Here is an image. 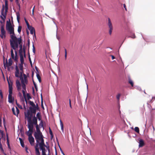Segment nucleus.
Here are the masks:
<instances>
[{
    "instance_id": "obj_1",
    "label": "nucleus",
    "mask_w": 155,
    "mask_h": 155,
    "mask_svg": "<svg viewBox=\"0 0 155 155\" xmlns=\"http://www.w3.org/2000/svg\"><path fill=\"white\" fill-rule=\"evenodd\" d=\"M6 29L9 32L11 35V39L10 40L11 47L15 50L18 47V44L22 43L21 37L17 38L16 36L14 31V28L12 26L10 22L8 23L6 25Z\"/></svg>"
},
{
    "instance_id": "obj_2",
    "label": "nucleus",
    "mask_w": 155,
    "mask_h": 155,
    "mask_svg": "<svg viewBox=\"0 0 155 155\" xmlns=\"http://www.w3.org/2000/svg\"><path fill=\"white\" fill-rule=\"evenodd\" d=\"M28 102L30 104L32 107H29V110H28L26 112H25V118H27V119H28V117H30L31 118H32L33 114H34V116H35V114L36 113V110L39 109V107L38 104H37L36 106L33 101H29Z\"/></svg>"
},
{
    "instance_id": "obj_3",
    "label": "nucleus",
    "mask_w": 155,
    "mask_h": 155,
    "mask_svg": "<svg viewBox=\"0 0 155 155\" xmlns=\"http://www.w3.org/2000/svg\"><path fill=\"white\" fill-rule=\"evenodd\" d=\"M28 119H27L28 120V122L29 123L30 122L33 126V125H35L36 131L34 133H41L40 129V127L38 124V120L36 117L34 115L33 117L32 120H31L32 118H31L30 117H28Z\"/></svg>"
},
{
    "instance_id": "obj_4",
    "label": "nucleus",
    "mask_w": 155,
    "mask_h": 155,
    "mask_svg": "<svg viewBox=\"0 0 155 155\" xmlns=\"http://www.w3.org/2000/svg\"><path fill=\"white\" fill-rule=\"evenodd\" d=\"M9 87V94L8 95V101L9 103H12L14 101V98L12 97V85L13 82L10 80L7 79Z\"/></svg>"
},
{
    "instance_id": "obj_5",
    "label": "nucleus",
    "mask_w": 155,
    "mask_h": 155,
    "mask_svg": "<svg viewBox=\"0 0 155 155\" xmlns=\"http://www.w3.org/2000/svg\"><path fill=\"white\" fill-rule=\"evenodd\" d=\"M8 10V1L7 0H5V6L4 5H2L1 11V15H2L0 16L1 18L3 20V22H5L6 18V15L7 12Z\"/></svg>"
},
{
    "instance_id": "obj_6",
    "label": "nucleus",
    "mask_w": 155,
    "mask_h": 155,
    "mask_svg": "<svg viewBox=\"0 0 155 155\" xmlns=\"http://www.w3.org/2000/svg\"><path fill=\"white\" fill-rule=\"evenodd\" d=\"M23 77H20V79L21 80V86L23 88L22 90H25L26 91V84H27L28 83V81L27 79V75L24 74H23Z\"/></svg>"
},
{
    "instance_id": "obj_7",
    "label": "nucleus",
    "mask_w": 155,
    "mask_h": 155,
    "mask_svg": "<svg viewBox=\"0 0 155 155\" xmlns=\"http://www.w3.org/2000/svg\"><path fill=\"white\" fill-rule=\"evenodd\" d=\"M28 127L29 130L26 132V134L28 136V137H32L34 126L30 122H28Z\"/></svg>"
},
{
    "instance_id": "obj_8",
    "label": "nucleus",
    "mask_w": 155,
    "mask_h": 155,
    "mask_svg": "<svg viewBox=\"0 0 155 155\" xmlns=\"http://www.w3.org/2000/svg\"><path fill=\"white\" fill-rule=\"evenodd\" d=\"M1 34H0V37L2 39L5 38L6 37V32L4 29V25H1Z\"/></svg>"
},
{
    "instance_id": "obj_9",
    "label": "nucleus",
    "mask_w": 155,
    "mask_h": 155,
    "mask_svg": "<svg viewBox=\"0 0 155 155\" xmlns=\"http://www.w3.org/2000/svg\"><path fill=\"white\" fill-rule=\"evenodd\" d=\"M3 59H4V66H6L8 68H9V67L11 66L12 64L13 61L11 58H10L8 59V62L7 59H6V62L5 63L4 60H5V57L3 56Z\"/></svg>"
},
{
    "instance_id": "obj_10",
    "label": "nucleus",
    "mask_w": 155,
    "mask_h": 155,
    "mask_svg": "<svg viewBox=\"0 0 155 155\" xmlns=\"http://www.w3.org/2000/svg\"><path fill=\"white\" fill-rule=\"evenodd\" d=\"M34 136L36 140L37 143H39L40 139L43 137L42 133H34Z\"/></svg>"
},
{
    "instance_id": "obj_11",
    "label": "nucleus",
    "mask_w": 155,
    "mask_h": 155,
    "mask_svg": "<svg viewBox=\"0 0 155 155\" xmlns=\"http://www.w3.org/2000/svg\"><path fill=\"white\" fill-rule=\"evenodd\" d=\"M41 141V142L39 143V145L40 146V148H44L45 147H46L47 148H48V150H49V147H48L46 146V145L45 144L44 142V140L43 139V137H42L41 139H40V140Z\"/></svg>"
},
{
    "instance_id": "obj_12",
    "label": "nucleus",
    "mask_w": 155,
    "mask_h": 155,
    "mask_svg": "<svg viewBox=\"0 0 155 155\" xmlns=\"http://www.w3.org/2000/svg\"><path fill=\"white\" fill-rule=\"evenodd\" d=\"M108 26L109 29V33L110 35L112 34V31L113 30V28L112 23L111 22L109 18H108Z\"/></svg>"
},
{
    "instance_id": "obj_13",
    "label": "nucleus",
    "mask_w": 155,
    "mask_h": 155,
    "mask_svg": "<svg viewBox=\"0 0 155 155\" xmlns=\"http://www.w3.org/2000/svg\"><path fill=\"white\" fill-rule=\"evenodd\" d=\"M19 55H24V56L25 58L26 57V54H25V45H24L23 49H19Z\"/></svg>"
},
{
    "instance_id": "obj_14",
    "label": "nucleus",
    "mask_w": 155,
    "mask_h": 155,
    "mask_svg": "<svg viewBox=\"0 0 155 155\" xmlns=\"http://www.w3.org/2000/svg\"><path fill=\"white\" fill-rule=\"evenodd\" d=\"M16 112L15 111V109L14 107L12 108V111L13 114L14 115H15V116H18V114L19 113V110L18 109V108L17 107H16Z\"/></svg>"
},
{
    "instance_id": "obj_15",
    "label": "nucleus",
    "mask_w": 155,
    "mask_h": 155,
    "mask_svg": "<svg viewBox=\"0 0 155 155\" xmlns=\"http://www.w3.org/2000/svg\"><path fill=\"white\" fill-rule=\"evenodd\" d=\"M29 141L31 146L34 145L35 140L34 137L32 136L28 137V138Z\"/></svg>"
},
{
    "instance_id": "obj_16",
    "label": "nucleus",
    "mask_w": 155,
    "mask_h": 155,
    "mask_svg": "<svg viewBox=\"0 0 155 155\" xmlns=\"http://www.w3.org/2000/svg\"><path fill=\"white\" fill-rule=\"evenodd\" d=\"M16 87L18 91H20L21 89V84L19 81L17 80L16 81Z\"/></svg>"
},
{
    "instance_id": "obj_17",
    "label": "nucleus",
    "mask_w": 155,
    "mask_h": 155,
    "mask_svg": "<svg viewBox=\"0 0 155 155\" xmlns=\"http://www.w3.org/2000/svg\"><path fill=\"white\" fill-rule=\"evenodd\" d=\"M23 64H21V63H20L19 64V67L20 69V70L21 71L20 72V77H23L22 76V73H23Z\"/></svg>"
},
{
    "instance_id": "obj_18",
    "label": "nucleus",
    "mask_w": 155,
    "mask_h": 155,
    "mask_svg": "<svg viewBox=\"0 0 155 155\" xmlns=\"http://www.w3.org/2000/svg\"><path fill=\"white\" fill-rule=\"evenodd\" d=\"M139 143V147H142L145 145V143L144 141L141 139H140Z\"/></svg>"
},
{
    "instance_id": "obj_19",
    "label": "nucleus",
    "mask_w": 155,
    "mask_h": 155,
    "mask_svg": "<svg viewBox=\"0 0 155 155\" xmlns=\"http://www.w3.org/2000/svg\"><path fill=\"white\" fill-rule=\"evenodd\" d=\"M29 30H30V33L32 35L34 33V35H35V30L34 28L31 27L29 29Z\"/></svg>"
},
{
    "instance_id": "obj_20",
    "label": "nucleus",
    "mask_w": 155,
    "mask_h": 155,
    "mask_svg": "<svg viewBox=\"0 0 155 155\" xmlns=\"http://www.w3.org/2000/svg\"><path fill=\"white\" fill-rule=\"evenodd\" d=\"M22 92L23 93V96L25 99V102L26 103H27V100L26 96L25 94V92H26V91H25V90H22Z\"/></svg>"
},
{
    "instance_id": "obj_21",
    "label": "nucleus",
    "mask_w": 155,
    "mask_h": 155,
    "mask_svg": "<svg viewBox=\"0 0 155 155\" xmlns=\"http://www.w3.org/2000/svg\"><path fill=\"white\" fill-rule=\"evenodd\" d=\"M15 61L16 62H17L18 61V57L17 56V53L16 51H15Z\"/></svg>"
},
{
    "instance_id": "obj_22",
    "label": "nucleus",
    "mask_w": 155,
    "mask_h": 155,
    "mask_svg": "<svg viewBox=\"0 0 155 155\" xmlns=\"http://www.w3.org/2000/svg\"><path fill=\"white\" fill-rule=\"evenodd\" d=\"M23 55H19L20 57V62L21 63V64H24V58H23Z\"/></svg>"
},
{
    "instance_id": "obj_23",
    "label": "nucleus",
    "mask_w": 155,
    "mask_h": 155,
    "mask_svg": "<svg viewBox=\"0 0 155 155\" xmlns=\"http://www.w3.org/2000/svg\"><path fill=\"white\" fill-rule=\"evenodd\" d=\"M60 124L61 127V129L63 132H64V127L63 123L61 120H60Z\"/></svg>"
},
{
    "instance_id": "obj_24",
    "label": "nucleus",
    "mask_w": 155,
    "mask_h": 155,
    "mask_svg": "<svg viewBox=\"0 0 155 155\" xmlns=\"http://www.w3.org/2000/svg\"><path fill=\"white\" fill-rule=\"evenodd\" d=\"M40 149L42 150V154L41 155H46V150H45V148H40Z\"/></svg>"
},
{
    "instance_id": "obj_25",
    "label": "nucleus",
    "mask_w": 155,
    "mask_h": 155,
    "mask_svg": "<svg viewBox=\"0 0 155 155\" xmlns=\"http://www.w3.org/2000/svg\"><path fill=\"white\" fill-rule=\"evenodd\" d=\"M11 56L12 58L15 60V56L14 54L13 51L12 49L11 50Z\"/></svg>"
},
{
    "instance_id": "obj_26",
    "label": "nucleus",
    "mask_w": 155,
    "mask_h": 155,
    "mask_svg": "<svg viewBox=\"0 0 155 155\" xmlns=\"http://www.w3.org/2000/svg\"><path fill=\"white\" fill-rule=\"evenodd\" d=\"M36 76H37V78L38 79L39 82H41V77H40V76L39 75L38 72L36 73Z\"/></svg>"
},
{
    "instance_id": "obj_27",
    "label": "nucleus",
    "mask_w": 155,
    "mask_h": 155,
    "mask_svg": "<svg viewBox=\"0 0 155 155\" xmlns=\"http://www.w3.org/2000/svg\"><path fill=\"white\" fill-rule=\"evenodd\" d=\"M128 82L132 87L133 86L134 83L132 80L130 78H129Z\"/></svg>"
},
{
    "instance_id": "obj_28",
    "label": "nucleus",
    "mask_w": 155,
    "mask_h": 155,
    "mask_svg": "<svg viewBox=\"0 0 155 155\" xmlns=\"http://www.w3.org/2000/svg\"><path fill=\"white\" fill-rule=\"evenodd\" d=\"M17 19V21L18 23L19 22V19H20V15L19 13H16Z\"/></svg>"
},
{
    "instance_id": "obj_29",
    "label": "nucleus",
    "mask_w": 155,
    "mask_h": 155,
    "mask_svg": "<svg viewBox=\"0 0 155 155\" xmlns=\"http://www.w3.org/2000/svg\"><path fill=\"white\" fill-rule=\"evenodd\" d=\"M19 139L20 140V143L21 144V146L24 147H25V144L23 141H22V139L21 138H19Z\"/></svg>"
},
{
    "instance_id": "obj_30",
    "label": "nucleus",
    "mask_w": 155,
    "mask_h": 155,
    "mask_svg": "<svg viewBox=\"0 0 155 155\" xmlns=\"http://www.w3.org/2000/svg\"><path fill=\"white\" fill-rule=\"evenodd\" d=\"M35 153L36 155H40V153L39 151V149H35Z\"/></svg>"
},
{
    "instance_id": "obj_31",
    "label": "nucleus",
    "mask_w": 155,
    "mask_h": 155,
    "mask_svg": "<svg viewBox=\"0 0 155 155\" xmlns=\"http://www.w3.org/2000/svg\"><path fill=\"white\" fill-rule=\"evenodd\" d=\"M44 125V123L43 120H41L39 124V126L40 127H43Z\"/></svg>"
},
{
    "instance_id": "obj_32",
    "label": "nucleus",
    "mask_w": 155,
    "mask_h": 155,
    "mask_svg": "<svg viewBox=\"0 0 155 155\" xmlns=\"http://www.w3.org/2000/svg\"><path fill=\"white\" fill-rule=\"evenodd\" d=\"M19 71H16L15 72V76L16 77L20 78V76H19Z\"/></svg>"
},
{
    "instance_id": "obj_33",
    "label": "nucleus",
    "mask_w": 155,
    "mask_h": 155,
    "mask_svg": "<svg viewBox=\"0 0 155 155\" xmlns=\"http://www.w3.org/2000/svg\"><path fill=\"white\" fill-rule=\"evenodd\" d=\"M128 37H131L133 38H136V37L134 33H133L130 36H128Z\"/></svg>"
},
{
    "instance_id": "obj_34",
    "label": "nucleus",
    "mask_w": 155,
    "mask_h": 155,
    "mask_svg": "<svg viewBox=\"0 0 155 155\" xmlns=\"http://www.w3.org/2000/svg\"><path fill=\"white\" fill-rule=\"evenodd\" d=\"M134 130L135 132L137 133H139V128L137 127H135Z\"/></svg>"
},
{
    "instance_id": "obj_35",
    "label": "nucleus",
    "mask_w": 155,
    "mask_h": 155,
    "mask_svg": "<svg viewBox=\"0 0 155 155\" xmlns=\"http://www.w3.org/2000/svg\"><path fill=\"white\" fill-rule=\"evenodd\" d=\"M22 27L21 26H19L18 27V32L20 34L21 31Z\"/></svg>"
},
{
    "instance_id": "obj_36",
    "label": "nucleus",
    "mask_w": 155,
    "mask_h": 155,
    "mask_svg": "<svg viewBox=\"0 0 155 155\" xmlns=\"http://www.w3.org/2000/svg\"><path fill=\"white\" fill-rule=\"evenodd\" d=\"M26 96L28 100H29L31 98V97L30 96V94L29 93H27L26 94Z\"/></svg>"
},
{
    "instance_id": "obj_37",
    "label": "nucleus",
    "mask_w": 155,
    "mask_h": 155,
    "mask_svg": "<svg viewBox=\"0 0 155 155\" xmlns=\"http://www.w3.org/2000/svg\"><path fill=\"white\" fill-rule=\"evenodd\" d=\"M64 48V51H65V55H64V57L65 59V60L67 59V50L66 49Z\"/></svg>"
},
{
    "instance_id": "obj_38",
    "label": "nucleus",
    "mask_w": 155,
    "mask_h": 155,
    "mask_svg": "<svg viewBox=\"0 0 155 155\" xmlns=\"http://www.w3.org/2000/svg\"><path fill=\"white\" fill-rule=\"evenodd\" d=\"M16 104H17V106H18V108H20L21 109H22V106L20 104H18L16 101Z\"/></svg>"
},
{
    "instance_id": "obj_39",
    "label": "nucleus",
    "mask_w": 155,
    "mask_h": 155,
    "mask_svg": "<svg viewBox=\"0 0 155 155\" xmlns=\"http://www.w3.org/2000/svg\"><path fill=\"white\" fill-rule=\"evenodd\" d=\"M41 113L40 112H38L36 114V118H38V117H41Z\"/></svg>"
},
{
    "instance_id": "obj_40",
    "label": "nucleus",
    "mask_w": 155,
    "mask_h": 155,
    "mask_svg": "<svg viewBox=\"0 0 155 155\" xmlns=\"http://www.w3.org/2000/svg\"><path fill=\"white\" fill-rule=\"evenodd\" d=\"M41 107L42 108H44V107L43 106V99H42V94H41Z\"/></svg>"
},
{
    "instance_id": "obj_41",
    "label": "nucleus",
    "mask_w": 155,
    "mask_h": 155,
    "mask_svg": "<svg viewBox=\"0 0 155 155\" xmlns=\"http://www.w3.org/2000/svg\"><path fill=\"white\" fill-rule=\"evenodd\" d=\"M0 95L2 98H3V95L2 92L1 90H0Z\"/></svg>"
},
{
    "instance_id": "obj_42",
    "label": "nucleus",
    "mask_w": 155,
    "mask_h": 155,
    "mask_svg": "<svg viewBox=\"0 0 155 155\" xmlns=\"http://www.w3.org/2000/svg\"><path fill=\"white\" fill-rule=\"evenodd\" d=\"M39 145V143H37V144H36L35 146V149H39L38 148V146Z\"/></svg>"
},
{
    "instance_id": "obj_43",
    "label": "nucleus",
    "mask_w": 155,
    "mask_h": 155,
    "mask_svg": "<svg viewBox=\"0 0 155 155\" xmlns=\"http://www.w3.org/2000/svg\"><path fill=\"white\" fill-rule=\"evenodd\" d=\"M120 94H118L117 96V98L118 100H119L120 99Z\"/></svg>"
},
{
    "instance_id": "obj_44",
    "label": "nucleus",
    "mask_w": 155,
    "mask_h": 155,
    "mask_svg": "<svg viewBox=\"0 0 155 155\" xmlns=\"http://www.w3.org/2000/svg\"><path fill=\"white\" fill-rule=\"evenodd\" d=\"M29 60L30 63L31 64V65L32 66V62H31V58H30L29 55Z\"/></svg>"
},
{
    "instance_id": "obj_45",
    "label": "nucleus",
    "mask_w": 155,
    "mask_h": 155,
    "mask_svg": "<svg viewBox=\"0 0 155 155\" xmlns=\"http://www.w3.org/2000/svg\"><path fill=\"white\" fill-rule=\"evenodd\" d=\"M22 44V43H21L20 44H19V48H20L19 49H23Z\"/></svg>"
},
{
    "instance_id": "obj_46",
    "label": "nucleus",
    "mask_w": 155,
    "mask_h": 155,
    "mask_svg": "<svg viewBox=\"0 0 155 155\" xmlns=\"http://www.w3.org/2000/svg\"><path fill=\"white\" fill-rule=\"evenodd\" d=\"M69 106L71 108H72V106L71 105V100L70 99H69Z\"/></svg>"
},
{
    "instance_id": "obj_47",
    "label": "nucleus",
    "mask_w": 155,
    "mask_h": 155,
    "mask_svg": "<svg viewBox=\"0 0 155 155\" xmlns=\"http://www.w3.org/2000/svg\"><path fill=\"white\" fill-rule=\"evenodd\" d=\"M33 51L34 53H35V47L34 45L33 44Z\"/></svg>"
},
{
    "instance_id": "obj_48",
    "label": "nucleus",
    "mask_w": 155,
    "mask_h": 155,
    "mask_svg": "<svg viewBox=\"0 0 155 155\" xmlns=\"http://www.w3.org/2000/svg\"><path fill=\"white\" fill-rule=\"evenodd\" d=\"M15 70L16 71H19V69L18 68V66L16 65L15 67Z\"/></svg>"
},
{
    "instance_id": "obj_49",
    "label": "nucleus",
    "mask_w": 155,
    "mask_h": 155,
    "mask_svg": "<svg viewBox=\"0 0 155 155\" xmlns=\"http://www.w3.org/2000/svg\"><path fill=\"white\" fill-rule=\"evenodd\" d=\"M7 145L8 146V148L10 150H11V148L9 143H8Z\"/></svg>"
},
{
    "instance_id": "obj_50",
    "label": "nucleus",
    "mask_w": 155,
    "mask_h": 155,
    "mask_svg": "<svg viewBox=\"0 0 155 155\" xmlns=\"http://www.w3.org/2000/svg\"><path fill=\"white\" fill-rule=\"evenodd\" d=\"M26 25H27L28 28V29L29 28H30L31 27H32L31 26H30L29 23H28V24H27Z\"/></svg>"
},
{
    "instance_id": "obj_51",
    "label": "nucleus",
    "mask_w": 155,
    "mask_h": 155,
    "mask_svg": "<svg viewBox=\"0 0 155 155\" xmlns=\"http://www.w3.org/2000/svg\"><path fill=\"white\" fill-rule=\"evenodd\" d=\"M49 133H50V134L51 135L52 137L53 135L52 132V131H49Z\"/></svg>"
},
{
    "instance_id": "obj_52",
    "label": "nucleus",
    "mask_w": 155,
    "mask_h": 155,
    "mask_svg": "<svg viewBox=\"0 0 155 155\" xmlns=\"http://www.w3.org/2000/svg\"><path fill=\"white\" fill-rule=\"evenodd\" d=\"M37 118V119H38L39 120H40V121L41 120H41V117H38Z\"/></svg>"
},
{
    "instance_id": "obj_53",
    "label": "nucleus",
    "mask_w": 155,
    "mask_h": 155,
    "mask_svg": "<svg viewBox=\"0 0 155 155\" xmlns=\"http://www.w3.org/2000/svg\"><path fill=\"white\" fill-rule=\"evenodd\" d=\"M37 118V119H38L39 120H40V121L41 120H41V117H38Z\"/></svg>"
},
{
    "instance_id": "obj_54",
    "label": "nucleus",
    "mask_w": 155,
    "mask_h": 155,
    "mask_svg": "<svg viewBox=\"0 0 155 155\" xmlns=\"http://www.w3.org/2000/svg\"><path fill=\"white\" fill-rule=\"evenodd\" d=\"M25 150H26V152L27 153H28V148L27 147H25Z\"/></svg>"
},
{
    "instance_id": "obj_55",
    "label": "nucleus",
    "mask_w": 155,
    "mask_h": 155,
    "mask_svg": "<svg viewBox=\"0 0 155 155\" xmlns=\"http://www.w3.org/2000/svg\"><path fill=\"white\" fill-rule=\"evenodd\" d=\"M110 56H111V57L112 58V60L114 59L115 58V57L113 55H111Z\"/></svg>"
},
{
    "instance_id": "obj_56",
    "label": "nucleus",
    "mask_w": 155,
    "mask_h": 155,
    "mask_svg": "<svg viewBox=\"0 0 155 155\" xmlns=\"http://www.w3.org/2000/svg\"><path fill=\"white\" fill-rule=\"evenodd\" d=\"M25 22L26 23V24H28V21L25 18Z\"/></svg>"
},
{
    "instance_id": "obj_57",
    "label": "nucleus",
    "mask_w": 155,
    "mask_h": 155,
    "mask_svg": "<svg viewBox=\"0 0 155 155\" xmlns=\"http://www.w3.org/2000/svg\"><path fill=\"white\" fill-rule=\"evenodd\" d=\"M34 85L36 91H37V87L36 86V84H35Z\"/></svg>"
},
{
    "instance_id": "obj_58",
    "label": "nucleus",
    "mask_w": 155,
    "mask_h": 155,
    "mask_svg": "<svg viewBox=\"0 0 155 155\" xmlns=\"http://www.w3.org/2000/svg\"><path fill=\"white\" fill-rule=\"evenodd\" d=\"M123 5H124V7L125 8V10L126 11H127V8H126V5H125V4H124Z\"/></svg>"
},
{
    "instance_id": "obj_59",
    "label": "nucleus",
    "mask_w": 155,
    "mask_h": 155,
    "mask_svg": "<svg viewBox=\"0 0 155 155\" xmlns=\"http://www.w3.org/2000/svg\"><path fill=\"white\" fill-rule=\"evenodd\" d=\"M7 143H9V140L8 139V137H7Z\"/></svg>"
},
{
    "instance_id": "obj_60",
    "label": "nucleus",
    "mask_w": 155,
    "mask_h": 155,
    "mask_svg": "<svg viewBox=\"0 0 155 155\" xmlns=\"http://www.w3.org/2000/svg\"><path fill=\"white\" fill-rule=\"evenodd\" d=\"M35 6H34V7H33V9L32 10V12H34V10H35Z\"/></svg>"
},
{
    "instance_id": "obj_61",
    "label": "nucleus",
    "mask_w": 155,
    "mask_h": 155,
    "mask_svg": "<svg viewBox=\"0 0 155 155\" xmlns=\"http://www.w3.org/2000/svg\"><path fill=\"white\" fill-rule=\"evenodd\" d=\"M29 44H30L29 41L28 40V47H29Z\"/></svg>"
},
{
    "instance_id": "obj_62",
    "label": "nucleus",
    "mask_w": 155,
    "mask_h": 155,
    "mask_svg": "<svg viewBox=\"0 0 155 155\" xmlns=\"http://www.w3.org/2000/svg\"><path fill=\"white\" fill-rule=\"evenodd\" d=\"M34 75V72H33L32 73V77H33Z\"/></svg>"
},
{
    "instance_id": "obj_63",
    "label": "nucleus",
    "mask_w": 155,
    "mask_h": 155,
    "mask_svg": "<svg viewBox=\"0 0 155 155\" xmlns=\"http://www.w3.org/2000/svg\"><path fill=\"white\" fill-rule=\"evenodd\" d=\"M33 84H34V85L35 84H35V82L33 80Z\"/></svg>"
},
{
    "instance_id": "obj_64",
    "label": "nucleus",
    "mask_w": 155,
    "mask_h": 155,
    "mask_svg": "<svg viewBox=\"0 0 155 155\" xmlns=\"http://www.w3.org/2000/svg\"><path fill=\"white\" fill-rule=\"evenodd\" d=\"M35 69H36V70H37V71H38V68H37V67H35Z\"/></svg>"
}]
</instances>
